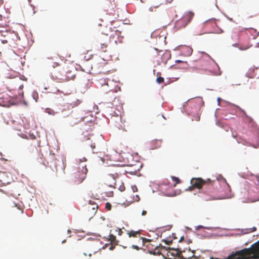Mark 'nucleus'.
Here are the masks:
<instances>
[{
	"label": "nucleus",
	"mask_w": 259,
	"mask_h": 259,
	"mask_svg": "<svg viewBox=\"0 0 259 259\" xmlns=\"http://www.w3.org/2000/svg\"><path fill=\"white\" fill-rule=\"evenodd\" d=\"M210 259H219L211 258ZM224 259H259V241L251 245L248 248L233 252Z\"/></svg>",
	"instance_id": "f257e3e1"
},
{
	"label": "nucleus",
	"mask_w": 259,
	"mask_h": 259,
	"mask_svg": "<svg viewBox=\"0 0 259 259\" xmlns=\"http://www.w3.org/2000/svg\"><path fill=\"white\" fill-rule=\"evenodd\" d=\"M49 63L54 67H59L58 70L55 71L54 75L56 79L64 81L72 79L73 75L70 76L71 71L69 70V67L67 64H59L57 62H50Z\"/></svg>",
	"instance_id": "f03ea898"
},
{
	"label": "nucleus",
	"mask_w": 259,
	"mask_h": 259,
	"mask_svg": "<svg viewBox=\"0 0 259 259\" xmlns=\"http://www.w3.org/2000/svg\"><path fill=\"white\" fill-rule=\"evenodd\" d=\"M194 16V14L189 12L184 15L181 19L178 20L175 23V28L177 29H180L186 27L189 23Z\"/></svg>",
	"instance_id": "7ed1b4c3"
},
{
	"label": "nucleus",
	"mask_w": 259,
	"mask_h": 259,
	"mask_svg": "<svg viewBox=\"0 0 259 259\" xmlns=\"http://www.w3.org/2000/svg\"><path fill=\"white\" fill-rule=\"evenodd\" d=\"M110 32H113V33L109 34L110 35L109 39H110V42L112 45H116L122 42L123 37L121 36V32L120 31L116 29L115 28L112 29L110 27Z\"/></svg>",
	"instance_id": "20e7f679"
},
{
	"label": "nucleus",
	"mask_w": 259,
	"mask_h": 259,
	"mask_svg": "<svg viewBox=\"0 0 259 259\" xmlns=\"http://www.w3.org/2000/svg\"><path fill=\"white\" fill-rule=\"evenodd\" d=\"M108 35V33H106L105 35L101 36L97 39V46L100 47L101 51L103 52L107 51L108 42L110 41Z\"/></svg>",
	"instance_id": "39448f33"
},
{
	"label": "nucleus",
	"mask_w": 259,
	"mask_h": 259,
	"mask_svg": "<svg viewBox=\"0 0 259 259\" xmlns=\"http://www.w3.org/2000/svg\"><path fill=\"white\" fill-rule=\"evenodd\" d=\"M191 184L192 187L197 189H200L203 185L209 184L211 183L210 179H191Z\"/></svg>",
	"instance_id": "423d86ee"
},
{
	"label": "nucleus",
	"mask_w": 259,
	"mask_h": 259,
	"mask_svg": "<svg viewBox=\"0 0 259 259\" xmlns=\"http://www.w3.org/2000/svg\"><path fill=\"white\" fill-rule=\"evenodd\" d=\"M111 120L113 122L114 125L118 129L126 131L125 126L120 116L117 115L116 116H113Z\"/></svg>",
	"instance_id": "0eeeda50"
},
{
	"label": "nucleus",
	"mask_w": 259,
	"mask_h": 259,
	"mask_svg": "<svg viewBox=\"0 0 259 259\" xmlns=\"http://www.w3.org/2000/svg\"><path fill=\"white\" fill-rule=\"evenodd\" d=\"M242 31L239 28H234L232 32L231 38L233 40L238 41L241 40Z\"/></svg>",
	"instance_id": "6e6552de"
},
{
	"label": "nucleus",
	"mask_w": 259,
	"mask_h": 259,
	"mask_svg": "<svg viewBox=\"0 0 259 259\" xmlns=\"http://www.w3.org/2000/svg\"><path fill=\"white\" fill-rule=\"evenodd\" d=\"M98 208V205L96 203L91 202V201H89V203L86 206V210L91 215H94L96 213L97 209Z\"/></svg>",
	"instance_id": "1a4fd4ad"
},
{
	"label": "nucleus",
	"mask_w": 259,
	"mask_h": 259,
	"mask_svg": "<svg viewBox=\"0 0 259 259\" xmlns=\"http://www.w3.org/2000/svg\"><path fill=\"white\" fill-rule=\"evenodd\" d=\"M204 25L205 27H208L209 25H211L212 26H216L215 28H214L213 30L211 32L212 33H221L223 32V30L222 29L219 28L217 26V24L214 20L206 21L205 22Z\"/></svg>",
	"instance_id": "9d476101"
},
{
	"label": "nucleus",
	"mask_w": 259,
	"mask_h": 259,
	"mask_svg": "<svg viewBox=\"0 0 259 259\" xmlns=\"http://www.w3.org/2000/svg\"><path fill=\"white\" fill-rule=\"evenodd\" d=\"M10 98L6 93H0V105L7 106L9 105Z\"/></svg>",
	"instance_id": "9b49d317"
},
{
	"label": "nucleus",
	"mask_w": 259,
	"mask_h": 259,
	"mask_svg": "<svg viewBox=\"0 0 259 259\" xmlns=\"http://www.w3.org/2000/svg\"><path fill=\"white\" fill-rule=\"evenodd\" d=\"M169 250H173L174 252H170V251H168V255L169 254H170L171 256H177L179 258H183V257L184 256L183 255H182V252H185V251H182L179 248H177V249H175V248H169Z\"/></svg>",
	"instance_id": "f8f14e48"
},
{
	"label": "nucleus",
	"mask_w": 259,
	"mask_h": 259,
	"mask_svg": "<svg viewBox=\"0 0 259 259\" xmlns=\"http://www.w3.org/2000/svg\"><path fill=\"white\" fill-rule=\"evenodd\" d=\"M108 240L110 241V245H109V249L113 250L119 241L116 239V236L112 234L108 236Z\"/></svg>",
	"instance_id": "ddd939ff"
},
{
	"label": "nucleus",
	"mask_w": 259,
	"mask_h": 259,
	"mask_svg": "<svg viewBox=\"0 0 259 259\" xmlns=\"http://www.w3.org/2000/svg\"><path fill=\"white\" fill-rule=\"evenodd\" d=\"M78 172L79 174V176L82 177L83 178L85 177L88 172V169L86 165L83 164H80L78 167Z\"/></svg>",
	"instance_id": "4468645a"
},
{
	"label": "nucleus",
	"mask_w": 259,
	"mask_h": 259,
	"mask_svg": "<svg viewBox=\"0 0 259 259\" xmlns=\"http://www.w3.org/2000/svg\"><path fill=\"white\" fill-rule=\"evenodd\" d=\"M182 54L186 56H188L191 55L192 53V49L188 46H183L181 48Z\"/></svg>",
	"instance_id": "2eb2a0df"
},
{
	"label": "nucleus",
	"mask_w": 259,
	"mask_h": 259,
	"mask_svg": "<svg viewBox=\"0 0 259 259\" xmlns=\"http://www.w3.org/2000/svg\"><path fill=\"white\" fill-rule=\"evenodd\" d=\"M114 187L115 188H118V189L121 192L124 191L125 189L124 185L121 179H117V181H115L114 183Z\"/></svg>",
	"instance_id": "dca6fc26"
},
{
	"label": "nucleus",
	"mask_w": 259,
	"mask_h": 259,
	"mask_svg": "<svg viewBox=\"0 0 259 259\" xmlns=\"http://www.w3.org/2000/svg\"><path fill=\"white\" fill-rule=\"evenodd\" d=\"M153 2L154 3L155 5L154 7L152 6L149 8V10L150 12L153 11V9L157 8L159 6L165 3L164 0H153Z\"/></svg>",
	"instance_id": "f3484780"
},
{
	"label": "nucleus",
	"mask_w": 259,
	"mask_h": 259,
	"mask_svg": "<svg viewBox=\"0 0 259 259\" xmlns=\"http://www.w3.org/2000/svg\"><path fill=\"white\" fill-rule=\"evenodd\" d=\"M140 231H128V235L130 237H137L138 235L140 234Z\"/></svg>",
	"instance_id": "a211bd4d"
},
{
	"label": "nucleus",
	"mask_w": 259,
	"mask_h": 259,
	"mask_svg": "<svg viewBox=\"0 0 259 259\" xmlns=\"http://www.w3.org/2000/svg\"><path fill=\"white\" fill-rule=\"evenodd\" d=\"M171 57V54L169 52L166 51L162 55V59H164L165 61L169 60Z\"/></svg>",
	"instance_id": "6ab92c4d"
},
{
	"label": "nucleus",
	"mask_w": 259,
	"mask_h": 259,
	"mask_svg": "<svg viewBox=\"0 0 259 259\" xmlns=\"http://www.w3.org/2000/svg\"><path fill=\"white\" fill-rule=\"evenodd\" d=\"M248 121L250 123V125L252 127H254L255 128H256L257 130L259 132V127H257V124L255 122L253 121V119L250 117H248Z\"/></svg>",
	"instance_id": "aec40b11"
},
{
	"label": "nucleus",
	"mask_w": 259,
	"mask_h": 259,
	"mask_svg": "<svg viewBox=\"0 0 259 259\" xmlns=\"http://www.w3.org/2000/svg\"><path fill=\"white\" fill-rule=\"evenodd\" d=\"M172 180V183L171 184H168L170 186V187H175L177 184L180 183V179H171Z\"/></svg>",
	"instance_id": "412c9836"
},
{
	"label": "nucleus",
	"mask_w": 259,
	"mask_h": 259,
	"mask_svg": "<svg viewBox=\"0 0 259 259\" xmlns=\"http://www.w3.org/2000/svg\"><path fill=\"white\" fill-rule=\"evenodd\" d=\"M195 251H192L191 253L192 255L188 256H183V259H197V257L194 255Z\"/></svg>",
	"instance_id": "4be33fe9"
},
{
	"label": "nucleus",
	"mask_w": 259,
	"mask_h": 259,
	"mask_svg": "<svg viewBox=\"0 0 259 259\" xmlns=\"http://www.w3.org/2000/svg\"><path fill=\"white\" fill-rule=\"evenodd\" d=\"M164 80L163 77H161V76L157 77L156 79V81L158 83H163L164 82Z\"/></svg>",
	"instance_id": "5701e85b"
},
{
	"label": "nucleus",
	"mask_w": 259,
	"mask_h": 259,
	"mask_svg": "<svg viewBox=\"0 0 259 259\" xmlns=\"http://www.w3.org/2000/svg\"><path fill=\"white\" fill-rule=\"evenodd\" d=\"M152 143H156L157 144H158V145L155 147V148H156L160 147V145L161 144V141L156 140L153 141Z\"/></svg>",
	"instance_id": "b1692460"
},
{
	"label": "nucleus",
	"mask_w": 259,
	"mask_h": 259,
	"mask_svg": "<svg viewBox=\"0 0 259 259\" xmlns=\"http://www.w3.org/2000/svg\"><path fill=\"white\" fill-rule=\"evenodd\" d=\"M105 208L108 210H110L111 208H112V205L110 204V203L107 202L106 204H105Z\"/></svg>",
	"instance_id": "393cba45"
},
{
	"label": "nucleus",
	"mask_w": 259,
	"mask_h": 259,
	"mask_svg": "<svg viewBox=\"0 0 259 259\" xmlns=\"http://www.w3.org/2000/svg\"><path fill=\"white\" fill-rule=\"evenodd\" d=\"M250 31H251V32L253 31L255 33V34L253 35V38H255L256 37L259 35V32H257L254 29H252L250 30Z\"/></svg>",
	"instance_id": "a878e982"
},
{
	"label": "nucleus",
	"mask_w": 259,
	"mask_h": 259,
	"mask_svg": "<svg viewBox=\"0 0 259 259\" xmlns=\"http://www.w3.org/2000/svg\"><path fill=\"white\" fill-rule=\"evenodd\" d=\"M141 239L142 240V243L143 245H145V244L147 242H150V240L147 239H146V238H143L142 237L141 238Z\"/></svg>",
	"instance_id": "bb28decb"
},
{
	"label": "nucleus",
	"mask_w": 259,
	"mask_h": 259,
	"mask_svg": "<svg viewBox=\"0 0 259 259\" xmlns=\"http://www.w3.org/2000/svg\"><path fill=\"white\" fill-rule=\"evenodd\" d=\"M132 190L134 192H137L138 189V188L137 187V186L136 185H133L132 186Z\"/></svg>",
	"instance_id": "cd10ccee"
},
{
	"label": "nucleus",
	"mask_w": 259,
	"mask_h": 259,
	"mask_svg": "<svg viewBox=\"0 0 259 259\" xmlns=\"http://www.w3.org/2000/svg\"><path fill=\"white\" fill-rule=\"evenodd\" d=\"M163 241L164 242L166 245H170L172 243V241L163 240Z\"/></svg>",
	"instance_id": "c85d7f7f"
},
{
	"label": "nucleus",
	"mask_w": 259,
	"mask_h": 259,
	"mask_svg": "<svg viewBox=\"0 0 259 259\" xmlns=\"http://www.w3.org/2000/svg\"><path fill=\"white\" fill-rule=\"evenodd\" d=\"M80 259H90L89 257H86V254L83 253L80 256Z\"/></svg>",
	"instance_id": "c756f323"
},
{
	"label": "nucleus",
	"mask_w": 259,
	"mask_h": 259,
	"mask_svg": "<svg viewBox=\"0 0 259 259\" xmlns=\"http://www.w3.org/2000/svg\"><path fill=\"white\" fill-rule=\"evenodd\" d=\"M129 173H130V174H131L132 175L134 174V172L133 171H130ZM134 173H135V175H137L138 176H141V175H139V172L138 171H136V170L134 171Z\"/></svg>",
	"instance_id": "7c9ffc66"
},
{
	"label": "nucleus",
	"mask_w": 259,
	"mask_h": 259,
	"mask_svg": "<svg viewBox=\"0 0 259 259\" xmlns=\"http://www.w3.org/2000/svg\"><path fill=\"white\" fill-rule=\"evenodd\" d=\"M132 248L136 249L137 250H139L140 249V248L139 246H138L137 245H135L132 246Z\"/></svg>",
	"instance_id": "2f4dec72"
},
{
	"label": "nucleus",
	"mask_w": 259,
	"mask_h": 259,
	"mask_svg": "<svg viewBox=\"0 0 259 259\" xmlns=\"http://www.w3.org/2000/svg\"><path fill=\"white\" fill-rule=\"evenodd\" d=\"M134 201H139L140 200V198L139 196V195H137L136 196V197H135V198H134Z\"/></svg>",
	"instance_id": "473e14b6"
},
{
	"label": "nucleus",
	"mask_w": 259,
	"mask_h": 259,
	"mask_svg": "<svg viewBox=\"0 0 259 259\" xmlns=\"http://www.w3.org/2000/svg\"><path fill=\"white\" fill-rule=\"evenodd\" d=\"M113 178H116L117 177H120V175H119L117 173H115V175H112Z\"/></svg>",
	"instance_id": "72a5a7b5"
},
{
	"label": "nucleus",
	"mask_w": 259,
	"mask_h": 259,
	"mask_svg": "<svg viewBox=\"0 0 259 259\" xmlns=\"http://www.w3.org/2000/svg\"><path fill=\"white\" fill-rule=\"evenodd\" d=\"M95 147H96V145H95V143L91 144V147L92 148V149H94L95 148Z\"/></svg>",
	"instance_id": "f704fd0d"
},
{
	"label": "nucleus",
	"mask_w": 259,
	"mask_h": 259,
	"mask_svg": "<svg viewBox=\"0 0 259 259\" xmlns=\"http://www.w3.org/2000/svg\"><path fill=\"white\" fill-rule=\"evenodd\" d=\"M149 253L151 254L155 255L156 254L155 251H149Z\"/></svg>",
	"instance_id": "c9c22d12"
},
{
	"label": "nucleus",
	"mask_w": 259,
	"mask_h": 259,
	"mask_svg": "<svg viewBox=\"0 0 259 259\" xmlns=\"http://www.w3.org/2000/svg\"><path fill=\"white\" fill-rule=\"evenodd\" d=\"M147 214V211L146 210H143L142 213V215H146Z\"/></svg>",
	"instance_id": "e433bc0d"
},
{
	"label": "nucleus",
	"mask_w": 259,
	"mask_h": 259,
	"mask_svg": "<svg viewBox=\"0 0 259 259\" xmlns=\"http://www.w3.org/2000/svg\"><path fill=\"white\" fill-rule=\"evenodd\" d=\"M79 160H80L81 162H82V161H87V158H85V157H83V158H82V160H81V159H80Z\"/></svg>",
	"instance_id": "4c0bfd02"
},
{
	"label": "nucleus",
	"mask_w": 259,
	"mask_h": 259,
	"mask_svg": "<svg viewBox=\"0 0 259 259\" xmlns=\"http://www.w3.org/2000/svg\"><path fill=\"white\" fill-rule=\"evenodd\" d=\"M122 233V231L121 229H119V230H118V235H121Z\"/></svg>",
	"instance_id": "58836bf2"
},
{
	"label": "nucleus",
	"mask_w": 259,
	"mask_h": 259,
	"mask_svg": "<svg viewBox=\"0 0 259 259\" xmlns=\"http://www.w3.org/2000/svg\"><path fill=\"white\" fill-rule=\"evenodd\" d=\"M131 165V164L128 163V162H127V163L124 162V163L122 164V165H123V166H125V165L128 166V165Z\"/></svg>",
	"instance_id": "ea45409f"
},
{
	"label": "nucleus",
	"mask_w": 259,
	"mask_h": 259,
	"mask_svg": "<svg viewBox=\"0 0 259 259\" xmlns=\"http://www.w3.org/2000/svg\"><path fill=\"white\" fill-rule=\"evenodd\" d=\"M183 61H181V60H176V63H181Z\"/></svg>",
	"instance_id": "a19ab883"
},
{
	"label": "nucleus",
	"mask_w": 259,
	"mask_h": 259,
	"mask_svg": "<svg viewBox=\"0 0 259 259\" xmlns=\"http://www.w3.org/2000/svg\"><path fill=\"white\" fill-rule=\"evenodd\" d=\"M248 48H249V46H247V47H246L244 48L243 49V50H245V49H248Z\"/></svg>",
	"instance_id": "79ce46f5"
},
{
	"label": "nucleus",
	"mask_w": 259,
	"mask_h": 259,
	"mask_svg": "<svg viewBox=\"0 0 259 259\" xmlns=\"http://www.w3.org/2000/svg\"><path fill=\"white\" fill-rule=\"evenodd\" d=\"M219 178L223 179V176H222L221 175H219Z\"/></svg>",
	"instance_id": "37998d69"
},
{
	"label": "nucleus",
	"mask_w": 259,
	"mask_h": 259,
	"mask_svg": "<svg viewBox=\"0 0 259 259\" xmlns=\"http://www.w3.org/2000/svg\"><path fill=\"white\" fill-rule=\"evenodd\" d=\"M171 178L174 179V178H177V177H172V176H171Z\"/></svg>",
	"instance_id": "c03bdc74"
},
{
	"label": "nucleus",
	"mask_w": 259,
	"mask_h": 259,
	"mask_svg": "<svg viewBox=\"0 0 259 259\" xmlns=\"http://www.w3.org/2000/svg\"><path fill=\"white\" fill-rule=\"evenodd\" d=\"M183 239V237H181V238L180 240V242H181Z\"/></svg>",
	"instance_id": "a18cd8bd"
},
{
	"label": "nucleus",
	"mask_w": 259,
	"mask_h": 259,
	"mask_svg": "<svg viewBox=\"0 0 259 259\" xmlns=\"http://www.w3.org/2000/svg\"><path fill=\"white\" fill-rule=\"evenodd\" d=\"M2 16L1 15H0V20L2 19Z\"/></svg>",
	"instance_id": "49530a36"
},
{
	"label": "nucleus",
	"mask_w": 259,
	"mask_h": 259,
	"mask_svg": "<svg viewBox=\"0 0 259 259\" xmlns=\"http://www.w3.org/2000/svg\"><path fill=\"white\" fill-rule=\"evenodd\" d=\"M105 246L107 247L108 246V245L106 244H105Z\"/></svg>",
	"instance_id": "de8ad7c7"
},
{
	"label": "nucleus",
	"mask_w": 259,
	"mask_h": 259,
	"mask_svg": "<svg viewBox=\"0 0 259 259\" xmlns=\"http://www.w3.org/2000/svg\"><path fill=\"white\" fill-rule=\"evenodd\" d=\"M255 228H253V231H255Z\"/></svg>",
	"instance_id": "09e8293b"
},
{
	"label": "nucleus",
	"mask_w": 259,
	"mask_h": 259,
	"mask_svg": "<svg viewBox=\"0 0 259 259\" xmlns=\"http://www.w3.org/2000/svg\"><path fill=\"white\" fill-rule=\"evenodd\" d=\"M162 117L163 118H165L163 115H162Z\"/></svg>",
	"instance_id": "8fccbe9b"
},
{
	"label": "nucleus",
	"mask_w": 259,
	"mask_h": 259,
	"mask_svg": "<svg viewBox=\"0 0 259 259\" xmlns=\"http://www.w3.org/2000/svg\"><path fill=\"white\" fill-rule=\"evenodd\" d=\"M181 259H182V258H180ZM168 259H172V258H168Z\"/></svg>",
	"instance_id": "3c124183"
},
{
	"label": "nucleus",
	"mask_w": 259,
	"mask_h": 259,
	"mask_svg": "<svg viewBox=\"0 0 259 259\" xmlns=\"http://www.w3.org/2000/svg\"><path fill=\"white\" fill-rule=\"evenodd\" d=\"M257 44H258V46H259V41L258 42V43H257Z\"/></svg>",
	"instance_id": "603ef678"
}]
</instances>
